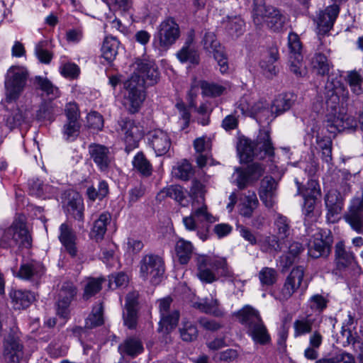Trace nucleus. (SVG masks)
Masks as SVG:
<instances>
[{
  "label": "nucleus",
  "instance_id": "nucleus-1",
  "mask_svg": "<svg viewBox=\"0 0 363 363\" xmlns=\"http://www.w3.org/2000/svg\"><path fill=\"white\" fill-rule=\"evenodd\" d=\"M235 315L255 344L266 345L271 342V336L257 309L246 305L239 310Z\"/></svg>",
  "mask_w": 363,
  "mask_h": 363
},
{
  "label": "nucleus",
  "instance_id": "nucleus-2",
  "mask_svg": "<svg viewBox=\"0 0 363 363\" xmlns=\"http://www.w3.org/2000/svg\"><path fill=\"white\" fill-rule=\"evenodd\" d=\"M240 160L248 162L253 158L262 160L274 155V147L267 130H260L255 142L247 138L239 140L237 145Z\"/></svg>",
  "mask_w": 363,
  "mask_h": 363
},
{
  "label": "nucleus",
  "instance_id": "nucleus-3",
  "mask_svg": "<svg viewBox=\"0 0 363 363\" xmlns=\"http://www.w3.org/2000/svg\"><path fill=\"white\" fill-rule=\"evenodd\" d=\"M252 17L256 26L261 27L265 23L273 31H280L286 22L280 10L267 5L264 0H253Z\"/></svg>",
  "mask_w": 363,
  "mask_h": 363
},
{
  "label": "nucleus",
  "instance_id": "nucleus-4",
  "mask_svg": "<svg viewBox=\"0 0 363 363\" xmlns=\"http://www.w3.org/2000/svg\"><path fill=\"white\" fill-rule=\"evenodd\" d=\"M29 72L24 67L12 66L5 76V98L8 103L17 101L24 91Z\"/></svg>",
  "mask_w": 363,
  "mask_h": 363
},
{
  "label": "nucleus",
  "instance_id": "nucleus-5",
  "mask_svg": "<svg viewBox=\"0 0 363 363\" xmlns=\"http://www.w3.org/2000/svg\"><path fill=\"white\" fill-rule=\"evenodd\" d=\"M297 186V195H301L303 198V204L302 212L305 219L315 220V206L316 201L321 194L320 185L317 180L309 179L306 186L298 179H295Z\"/></svg>",
  "mask_w": 363,
  "mask_h": 363
},
{
  "label": "nucleus",
  "instance_id": "nucleus-6",
  "mask_svg": "<svg viewBox=\"0 0 363 363\" xmlns=\"http://www.w3.org/2000/svg\"><path fill=\"white\" fill-rule=\"evenodd\" d=\"M0 245L4 248L30 247L31 238L25 227V224L21 221L13 222L4 232L0 240Z\"/></svg>",
  "mask_w": 363,
  "mask_h": 363
},
{
  "label": "nucleus",
  "instance_id": "nucleus-7",
  "mask_svg": "<svg viewBox=\"0 0 363 363\" xmlns=\"http://www.w3.org/2000/svg\"><path fill=\"white\" fill-rule=\"evenodd\" d=\"M164 262L159 255L148 254L140 262V276L143 280H148L152 284H159L164 274Z\"/></svg>",
  "mask_w": 363,
  "mask_h": 363
},
{
  "label": "nucleus",
  "instance_id": "nucleus-8",
  "mask_svg": "<svg viewBox=\"0 0 363 363\" xmlns=\"http://www.w3.org/2000/svg\"><path fill=\"white\" fill-rule=\"evenodd\" d=\"M133 72L129 79H133L139 86H152L157 83L160 73L154 61L137 59L133 65Z\"/></svg>",
  "mask_w": 363,
  "mask_h": 363
},
{
  "label": "nucleus",
  "instance_id": "nucleus-9",
  "mask_svg": "<svg viewBox=\"0 0 363 363\" xmlns=\"http://www.w3.org/2000/svg\"><path fill=\"white\" fill-rule=\"evenodd\" d=\"M180 35L179 27L172 18L164 20L158 26L154 43L166 50L172 45Z\"/></svg>",
  "mask_w": 363,
  "mask_h": 363
},
{
  "label": "nucleus",
  "instance_id": "nucleus-10",
  "mask_svg": "<svg viewBox=\"0 0 363 363\" xmlns=\"http://www.w3.org/2000/svg\"><path fill=\"white\" fill-rule=\"evenodd\" d=\"M345 220L358 234H363V183L359 191L352 199Z\"/></svg>",
  "mask_w": 363,
  "mask_h": 363
},
{
  "label": "nucleus",
  "instance_id": "nucleus-11",
  "mask_svg": "<svg viewBox=\"0 0 363 363\" xmlns=\"http://www.w3.org/2000/svg\"><path fill=\"white\" fill-rule=\"evenodd\" d=\"M333 242V238L330 231L320 229L310 240L308 253L313 258L326 257L331 252Z\"/></svg>",
  "mask_w": 363,
  "mask_h": 363
},
{
  "label": "nucleus",
  "instance_id": "nucleus-12",
  "mask_svg": "<svg viewBox=\"0 0 363 363\" xmlns=\"http://www.w3.org/2000/svg\"><path fill=\"white\" fill-rule=\"evenodd\" d=\"M264 173V167L258 162L249 164L245 169L238 167L233 175V183L242 190L250 184L257 182Z\"/></svg>",
  "mask_w": 363,
  "mask_h": 363
},
{
  "label": "nucleus",
  "instance_id": "nucleus-13",
  "mask_svg": "<svg viewBox=\"0 0 363 363\" xmlns=\"http://www.w3.org/2000/svg\"><path fill=\"white\" fill-rule=\"evenodd\" d=\"M65 112L67 122L63 126V136L66 140L73 141L79 135L81 128L78 106L75 103H69L66 106Z\"/></svg>",
  "mask_w": 363,
  "mask_h": 363
},
{
  "label": "nucleus",
  "instance_id": "nucleus-14",
  "mask_svg": "<svg viewBox=\"0 0 363 363\" xmlns=\"http://www.w3.org/2000/svg\"><path fill=\"white\" fill-rule=\"evenodd\" d=\"M123 86L126 90L125 106L129 113L138 112L143 102L145 99L144 86H139L133 79H128Z\"/></svg>",
  "mask_w": 363,
  "mask_h": 363
},
{
  "label": "nucleus",
  "instance_id": "nucleus-15",
  "mask_svg": "<svg viewBox=\"0 0 363 363\" xmlns=\"http://www.w3.org/2000/svg\"><path fill=\"white\" fill-rule=\"evenodd\" d=\"M90 158L94 161L98 169L107 172L113 164L114 156L109 148L105 145L91 143L88 147Z\"/></svg>",
  "mask_w": 363,
  "mask_h": 363
},
{
  "label": "nucleus",
  "instance_id": "nucleus-16",
  "mask_svg": "<svg viewBox=\"0 0 363 363\" xmlns=\"http://www.w3.org/2000/svg\"><path fill=\"white\" fill-rule=\"evenodd\" d=\"M171 302V298H165L160 301L159 305L161 318L158 331L166 334H169L177 326L179 318L178 311H169Z\"/></svg>",
  "mask_w": 363,
  "mask_h": 363
},
{
  "label": "nucleus",
  "instance_id": "nucleus-17",
  "mask_svg": "<svg viewBox=\"0 0 363 363\" xmlns=\"http://www.w3.org/2000/svg\"><path fill=\"white\" fill-rule=\"evenodd\" d=\"M4 357L7 363H19L23 357V345L18 337L9 334L4 340Z\"/></svg>",
  "mask_w": 363,
  "mask_h": 363
},
{
  "label": "nucleus",
  "instance_id": "nucleus-18",
  "mask_svg": "<svg viewBox=\"0 0 363 363\" xmlns=\"http://www.w3.org/2000/svg\"><path fill=\"white\" fill-rule=\"evenodd\" d=\"M77 293L74 284L70 281L64 282L59 291L57 298V314L64 318L69 315V307Z\"/></svg>",
  "mask_w": 363,
  "mask_h": 363
},
{
  "label": "nucleus",
  "instance_id": "nucleus-19",
  "mask_svg": "<svg viewBox=\"0 0 363 363\" xmlns=\"http://www.w3.org/2000/svg\"><path fill=\"white\" fill-rule=\"evenodd\" d=\"M304 275V269L302 266L294 267L286 277L284 284L281 290L279 299L288 300L294 292L301 286Z\"/></svg>",
  "mask_w": 363,
  "mask_h": 363
},
{
  "label": "nucleus",
  "instance_id": "nucleus-20",
  "mask_svg": "<svg viewBox=\"0 0 363 363\" xmlns=\"http://www.w3.org/2000/svg\"><path fill=\"white\" fill-rule=\"evenodd\" d=\"M121 131L124 134V141L127 146L134 148L138 146L143 136L141 127L137 125L133 120L124 118L119 122Z\"/></svg>",
  "mask_w": 363,
  "mask_h": 363
},
{
  "label": "nucleus",
  "instance_id": "nucleus-21",
  "mask_svg": "<svg viewBox=\"0 0 363 363\" xmlns=\"http://www.w3.org/2000/svg\"><path fill=\"white\" fill-rule=\"evenodd\" d=\"M148 140L157 156L164 155L172 146L169 135L167 132L160 129L151 131L149 133Z\"/></svg>",
  "mask_w": 363,
  "mask_h": 363
},
{
  "label": "nucleus",
  "instance_id": "nucleus-22",
  "mask_svg": "<svg viewBox=\"0 0 363 363\" xmlns=\"http://www.w3.org/2000/svg\"><path fill=\"white\" fill-rule=\"evenodd\" d=\"M322 317L320 315L299 317L293 323L294 337H298L311 333L313 328L320 327Z\"/></svg>",
  "mask_w": 363,
  "mask_h": 363
},
{
  "label": "nucleus",
  "instance_id": "nucleus-23",
  "mask_svg": "<svg viewBox=\"0 0 363 363\" xmlns=\"http://www.w3.org/2000/svg\"><path fill=\"white\" fill-rule=\"evenodd\" d=\"M325 207L327 208V219L334 223L337 219V216L343 208V199L336 190H330L324 197Z\"/></svg>",
  "mask_w": 363,
  "mask_h": 363
},
{
  "label": "nucleus",
  "instance_id": "nucleus-24",
  "mask_svg": "<svg viewBox=\"0 0 363 363\" xmlns=\"http://www.w3.org/2000/svg\"><path fill=\"white\" fill-rule=\"evenodd\" d=\"M277 182L272 177H264L259 189L260 200L267 208L273 207L277 196Z\"/></svg>",
  "mask_w": 363,
  "mask_h": 363
},
{
  "label": "nucleus",
  "instance_id": "nucleus-25",
  "mask_svg": "<svg viewBox=\"0 0 363 363\" xmlns=\"http://www.w3.org/2000/svg\"><path fill=\"white\" fill-rule=\"evenodd\" d=\"M208 265H211L219 276L233 280V273L229 269L225 259L218 258L210 261L206 256H199L197 257L198 271L207 268L206 267Z\"/></svg>",
  "mask_w": 363,
  "mask_h": 363
},
{
  "label": "nucleus",
  "instance_id": "nucleus-26",
  "mask_svg": "<svg viewBox=\"0 0 363 363\" xmlns=\"http://www.w3.org/2000/svg\"><path fill=\"white\" fill-rule=\"evenodd\" d=\"M45 269L42 263L32 260L21 265L18 272L14 275L24 280H37L44 274Z\"/></svg>",
  "mask_w": 363,
  "mask_h": 363
},
{
  "label": "nucleus",
  "instance_id": "nucleus-27",
  "mask_svg": "<svg viewBox=\"0 0 363 363\" xmlns=\"http://www.w3.org/2000/svg\"><path fill=\"white\" fill-rule=\"evenodd\" d=\"M339 12L340 8L336 4L328 6L325 10L320 11L316 20L320 30L323 33L329 31L332 28Z\"/></svg>",
  "mask_w": 363,
  "mask_h": 363
},
{
  "label": "nucleus",
  "instance_id": "nucleus-28",
  "mask_svg": "<svg viewBox=\"0 0 363 363\" xmlns=\"http://www.w3.org/2000/svg\"><path fill=\"white\" fill-rule=\"evenodd\" d=\"M59 239L65 250L72 257L77 256V248L76 247L77 236L72 227L67 223H62L60 227Z\"/></svg>",
  "mask_w": 363,
  "mask_h": 363
},
{
  "label": "nucleus",
  "instance_id": "nucleus-29",
  "mask_svg": "<svg viewBox=\"0 0 363 363\" xmlns=\"http://www.w3.org/2000/svg\"><path fill=\"white\" fill-rule=\"evenodd\" d=\"M177 57L182 63L189 62L193 65L199 64V54L193 45L191 38H189L183 47L177 52Z\"/></svg>",
  "mask_w": 363,
  "mask_h": 363
},
{
  "label": "nucleus",
  "instance_id": "nucleus-30",
  "mask_svg": "<svg viewBox=\"0 0 363 363\" xmlns=\"http://www.w3.org/2000/svg\"><path fill=\"white\" fill-rule=\"evenodd\" d=\"M279 59V52L277 47H271L267 52V55L260 61L259 66L263 74L267 77H272L277 74L275 62Z\"/></svg>",
  "mask_w": 363,
  "mask_h": 363
},
{
  "label": "nucleus",
  "instance_id": "nucleus-31",
  "mask_svg": "<svg viewBox=\"0 0 363 363\" xmlns=\"http://www.w3.org/2000/svg\"><path fill=\"white\" fill-rule=\"evenodd\" d=\"M136 305L137 300L134 294H128L126 297L123 318L125 325L129 329L135 328L137 325Z\"/></svg>",
  "mask_w": 363,
  "mask_h": 363
},
{
  "label": "nucleus",
  "instance_id": "nucleus-32",
  "mask_svg": "<svg viewBox=\"0 0 363 363\" xmlns=\"http://www.w3.org/2000/svg\"><path fill=\"white\" fill-rule=\"evenodd\" d=\"M304 247L303 245L298 242H291L286 254L281 255L279 258L280 266L283 269H289L294 262L298 258L299 255L303 252Z\"/></svg>",
  "mask_w": 363,
  "mask_h": 363
},
{
  "label": "nucleus",
  "instance_id": "nucleus-33",
  "mask_svg": "<svg viewBox=\"0 0 363 363\" xmlns=\"http://www.w3.org/2000/svg\"><path fill=\"white\" fill-rule=\"evenodd\" d=\"M335 256L337 267L339 269H345L355 262L354 254L346 250L342 241L336 243Z\"/></svg>",
  "mask_w": 363,
  "mask_h": 363
},
{
  "label": "nucleus",
  "instance_id": "nucleus-34",
  "mask_svg": "<svg viewBox=\"0 0 363 363\" xmlns=\"http://www.w3.org/2000/svg\"><path fill=\"white\" fill-rule=\"evenodd\" d=\"M67 211L78 220H84V203L81 196L76 192L69 194L68 201L66 205Z\"/></svg>",
  "mask_w": 363,
  "mask_h": 363
},
{
  "label": "nucleus",
  "instance_id": "nucleus-35",
  "mask_svg": "<svg viewBox=\"0 0 363 363\" xmlns=\"http://www.w3.org/2000/svg\"><path fill=\"white\" fill-rule=\"evenodd\" d=\"M323 337L320 332L315 329L309 336V346L304 350V357L311 360H315L318 357V350L323 343Z\"/></svg>",
  "mask_w": 363,
  "mask_h": 363
},
{
  "label": "nucleus",
  "instance_id": "nucleus-36",
  "mask_svg": "<svg viewBox=\"0 0 363 363\" xmlns=\"http://www.w3.org/2000/svg\"><path fill=\"white\" fill-rule=\"evenodd\" d=\"M221 23L227 32L233 36H239L245 31V23L240 16H227Z\"/></svg>",
  "mask_w": 363,
  "mask_h": 363
},
{
  "label": "nucleus",
  "instance_id": "nucleus-37",
  "mask_svg": "<svg viewBox=\"0 0 363 363\" xmlns=\"http://www.w3.org/2000/svg\"><path fill=\"white\" fill-rule=\"evenodd\" d=\"M120 42L116 38L106 36L103 42L101 52L103 57L108 62L113 61L118 55Z\"/></svg>",
  "mask_w": 363,
  "mask_h": 363
},
{
  "label": "nucleus",
  "instance_id": "nucleus-38",
  "mask_svg": "<svg viewBox=\"0 0 363 363\" xmlns=\"http://www.w3.org/2000/svg\"><path fill=\"white\" fill-rule=\"evenodd\" d=\"M13 306L21 310L28 308L35 300V295L29 291L17 290L11 294Z\"/></svg>",
  "mask_w": 363,
  "mask_h": 363
},
{
  "label": "nucleus",
  "instance_id": "nucleus-39",
  "mask_svg": "<svg viewBox=\"0 0 363 363\" xmlns=\"http://www.w3.org/2000/svg\"><path fill=\"white\" fill-rule=\"evenodd\" d=\"M311 66L317 74L321 76L328 74L330 69L333 67L327 56L320 52H315L311 58Z\"/></svg>",
  "mask_w": 363,
  "mask_h": 363
},
{
  "label": "nucleus",
  "instance_id": "nucleus-40",
  "mask_svg": "<svg viewBox=\"0 0 363 363\" xmlns=\"http://www.w3.org/2000/svg\"><path fill=\"white\" fill-rule=\"evenodd\" d=\"M111 219L110 213L106 212L101 213L94 223L91 236L96 240H101L106 232V227Z\"/></svg>",
  "mask_w": 363,
  "mask_h": 363
},
{
  "label": "nucleus",
  "instance_id": "nucleus-41",
  "mask_svg": "<svg viewBox=\"0 0 363 363\" xmlns=\"http://www.w3.org/2000/svg\"><path fill=\"white\" fill-rule=\"evenodd\" d=\"M193 245L191 242L184 239H179L175 245V251L179 261L182 264L189 262L193 254Z\"/></svg>",
  "mask_w": 363,
  "mask_h": 363
},
{
  "label": "nucleus",
  "instance_id": "nucleus-42",
  "mask_svg": "<svg viewBox=\"0 0 363 363\" xmlns=\"http://www.w3.org/2000/svg\"><path fill=\"white\" fill-rule=\"evenodd\" d=\"M104 323V306L103 303L100 302L93 307L91 313L86 319L85 328L92 329L102 325Z\"/></svg>",
  "mask_w": 363,
  "mask_h": 363
},
{
  "label": "nucleus",
  "instance_id": "nucleus-43",
  "mask_svg": "<svg viewBox=\"0 0 363 363\" xmlns=\"http://www.w3.org/2000/svg\"><path fill=\"white\" fill-rule=\"evenodd\" d=\"M34 84L50 99L57 98L60 94L59 89L46 77L36 76Z\"/></svg>",
  "mask_w": 363,
  "mask_h": 363
},
{
  "label": "nucleus",
  "instance_id": "nucleus-44",
  "mask_svg": "<svg viewBox=\"0 0 363 363\" xmlns=\"http://www.w3.org/2000/svg\"><path fill=\"white\" fill-rule=\"evenodd\" d=\"M118 350L121 354L134 357L143 352V346L138 339L128 338L119 345Z\"/></svg>",
  "mask_w": 363,
  "mask_h": 363
},
{
  "label": "nucleus",
  "instance_id": "nucleus-45",
  "mask_svg": "<svg viewBox=\"0 0 363 363\" xmlns=\"http://www.w3.org/2000/svg\"><path fill=\"white\" fill-rule=\"evenodd\" d=\"M192 211L191 214L199 221H206L213 223L216 221V218L208 212L207 206L203 203L192 202Z\"/></svg>",
  "mask_w": 363,
  "mask_h": 363
},
{
  "label": "nucleus",
  "instance_id": "nucleus-46",
  "mask_svg": "<svg viewBox=\"0 0 363 363\" xmlns=\"http://www.w3.org/2000/svg\"><path fill=\"white\" fill-rule=\"evenodd\" d=\"M258 245L260 250L264 252H279L281 246L279 238L275 235H269L258 240Z\"/></svg>",
  "mask_w": 363,
  "mask_h": 363
},
{
  "label": "nucleus",
  "instance_id": "nucleus-47",
  "mask_svg": "<svg viewBox=\"0 0 363 363\" xmlns=\"http://www.w3.org/2000/svg\"><path fill=\"white\" fill-rule=\"evenodd\" d=\"M258 205L259 201L257 196L255 193L252 192L246 196L245 201L240 205V214L243 217L250 218Z\"/></svg>",
  "mask_w": 363,
  "mask_h": 363
},
{
  "label": "nucleus",
  "instance_id": "nucleus-48",
  "mask_svg": "<svg viewBox=\"0 0 363 363\" xmlns=\"http://www.w3.org/2000/svg\"><path fill=\"white\" fill-rule=\"evenodd\" d=\"M345 80L354 94L359 96L363 94V77L358 72L355 70L348 72Z\"/></svg>",
  "mask_w": 363,
  "mask_h": 363
},
{
  "label": "nucleus",
  "instance_id": "nucleus-49",
  "mask_svg": "<svg viewBox=\"0 0 363 363\" xmlns=\"http://www.w3.org/2000/svg\"><path fill=\"white\" fill-rule=\"evenodd\" d=\"M252 108L255 110V115L252 117L255 118L259 123H264L271 116L269 104L264 99L254 101Z\"/></svg>",
  "mask_w": 363,
  "mask_h": 363
},
{
  "label": "nucleus",
  "instance_id": "nucleus-50",
  "mask_svg": "<svg viewBox=\"0 0 363 363\" xmlns=\"http://www.w3.org/2000/svg\"><path fill=\"white\" fill-rule=\"evenodd\" d=\"M341 336L345 340L343 341V346L352 345L354 352L363 350V341L357 335L353 333L350 329H345L342 327Z\"/></svg>",
  "mask_w": 363,
  "mask_h": 363
},
{
  "label": "nucleus",
  "instance_id": "nucleus-51",
  "mask_svg": "<svg viewBox=\"0 0 363 363\" xmlns=\"http://www.w3.org/2000/svg\"><path fill=\"white\" fill-rule=\"evenodd\" d=\"M179 334L183 341L192 342L198 337V330L191 322L183 319L179 328Z\"/></svg>",
  "mask_w": 363,
  "mask_h": 363
},
{
  "label": "nucleus",
  "instance_id": "nucleus-52",
  "mask_svg": "<svg viewBox=\"0 0 363 363\" xmlns=\"http://www.w3.org/2000/svg\"><path fill=\"white\" fill-rule=\"evenodd\" d=\"M293 101L287 97V95L279 96L275 99L271 106V116L275 114L274 117L288 111L292 106Z\"/></svg>",
  "mask_w": 363,
  "mask_h": 363
},
{
  "label": "nucleus",
  "instance_id": "nucleus-53",
  "mask_svg": "<svg viewBox=\"0 0 363 363\" xmlns=\"http://www.w3.org/2000/svg\"><path fill=\"white\" fill-rule=\"evenodd\" d=\"M133 167L143 176L149 177L152 174V167L150 162L142 152H138L133 159Z\"/></svg>",
  "mask_w": 363,
  "mask_h": 363
},
{
  "label": "nucleus",
  "instance_id": "nucleus-54",
  "mask_svg": "<svg viewBox=\"0 0 363 363\" xmlns=\"http://www.w3.org/2000/svg\"><path fill=\"white\" fill-rule=\"evenodd\" d=\"M195 306L205 313L216 316L221 315V311L218 308L219 301L216 298H212L211 300L205 298L202 302L196 303Z\"/></svg>",
  "mask_w": 363,
  "mask_h": 363
},
{
  "label": "nucleus",
  "instance_id": "nucleus-55",
  "mask_svg": "<svg viewBox=\"0 0 363 363\" xmlns=\"http://www.w3.org/2000/svg\"><path fill=\"white\" fill-rule=\"evenodd\" d=\"M274 225L280 239L286 238L290 235L291 229L290 220L287 217L279 214L274 221Z\"/></svg>",
  "mask_w": 363,
  "mask_h": 363
},
{
  "label": "nucleus",
  "instance_id": "nucleus-56",
  "mask_svg": "<svg viewBox=\"0 0 363 363\" xmlns=\"http://www.w3.org/2000/svg\"><path fill=\"white\" fill-rule=\"evenodd\" d=\"M104 279L89 278L84 285L83 298L88 300L96 294L99 292L102 288Z\"/></svg>",
  "mask_w": 363,
  "mask_h": 363
},
{
  "label": "nucleus",
  "instance_id": "nucleus-57",
  "mask_svg": "<svg viewBox=\"0 0 363 363\" xmlns=\"http://www.w3.org/2000/svg\"><path fill=\"white\" fill-rule=\"evenodd\" d=\"M325 105L328 109L335 111L339 104L340 98L337 91L334 89L333 83H329L325 86Z\"/></svg>",
  "mask_w": 363,
  "mask_h": 363
},
{
  "label": "nucleus",
  "instance_id": "nucleus-58",
  "mask_svg": "<svg viewBox=\"0 0 363 363\" xmlns=\"http://www.w3.org/2000/svg\"><path fill=\"white\" fill-rule=\"evenodd\" d=\"M108 194V185L104 180L100 181L98 188L90 186L86 190V194L89 199L95 201L96 199L102 200Z\"/></svg>",
  "mask_w": 363,
  "mask_h": 363
},
{
  "label": "nucleus",
  "instance_id": "nucleus-59",
  "mask_svg": "<svg viewBox=\"0 0 363 363\" xmlns=\"http://www.w3.org/2000/svg\"><path fill=\"white\" fill-rule=\"evenodd\" d=\"M259 279L263 286H272L277 282L278 274L275 269L263 267L258 274Z\"/></svg>",
  "mask_w": 363,
  "mask_h": 363
},
{
  "label": "nucleus",
  "instance_id": "nucleus-60",
  "mask_svg": "<svg viewBox=\"0 0 363 363\" xmlns=\"http://www.w3.org/2000/svg\"><path fill=\"white\" fill-rule=\"evenodd\" d=\"M28 186L30 194L37 197L45 196L47 193L50 192L51 189L50 186L44 184L43 182L38 179L30 180Z\"/></svg>",
  "mask_w": 363,
  "mask_h": 363
},
{
  "label": "nucleus",
  "instance_id": "nucleus-61",
  "mask_svg": "<svg viewBox=\"0 0 363 363\" xmlns=\"http://www.w3.org/2000/svg\"><path fill=\"white\" fill-rule=\"evenodd\" d=\"M203 49L213 52V54L220 49L223 48L217 40L216 36L213 32H206L201 40Z\"/></svg>",
  "mask_w": 363,
  "mask_h": 363
},
{
  "label": "nucleus",
  "instance_id": "nucleus-62",
  "mask_svg": "<svg viewBox=\"0 0 363 363\" xmlns=\"http://www.w3.org/2000/svg\"><path fill=\"white\" fill-rule=\"evenodd\" d=\"M193 172L191 165L186 160H184L173 168L174 176L182 180H189Z\"/></svg>",
  "mask_w": 363,
  "mask_h": 363
},
{
  "label": "nucleus",
  "instance_id": "nucleus-63",
  "mask_svg": "<svg viewBox=\"0 0 363 363\" xmlns=\"http://www.w3.org/2000/svg\"><path fill=\"white\" fill-rule=\"evenodd\" d=\"M205 186L199 180L194 179L191 182L189 195L192 202L203 203L205 201Z\"/></svg>",
  "mask_w": 363,
  "mask_h": 363
},
{
  "label": "nucleus",
  "instance_id": "nucleus-64",
  "mask_svg": "<svg viewBox=\"0 0 363 363\" xmlns=\"http://www.w3.org/2000/svg\"><path fill=\"white\" fill-rule=\"evenodd\" d=\"M289 65L290 71L296 76L302 77L306 74L302 55H289Z\"/></svg>",
  "mask_w": 363,
  "mask_h": 363
}]
</instances>
